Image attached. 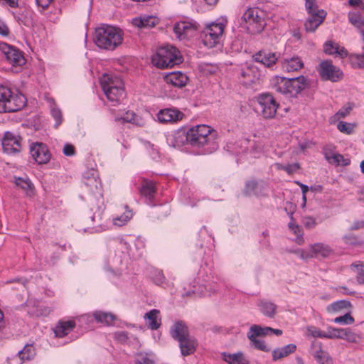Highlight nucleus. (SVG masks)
<instances>
[{
  "label": "nucleus",
  "mask_w": 364,
  "mask_h": 364,
  "mask_svg": "<svg viewBox=\"0 0 364 364\" xmlns=\"http://www.w3.org/2000/svg\"><path fill=\"white\" fill-rule=\"evenodd\" d=\"M178 50L173 46L159 48L152 57L153 63L159 68H172L182 62Z\"/></svg>",
  "instance_id": "nucleus-6"
},
{
  "label": "nucleus",
  "mask_w": 364,
  "mask_h": 364,
  "mask_svg": "<svg viewBox=\"0 0 364 364\" xmlns=\"http://www.w3.org/2000/svg\"><path fill=\"white\" fill-rule=\"evenodd\" d=\"M188 80V76L181 71L172 72L165 76V80L167 83L179 88L185 87Z\"/></svg>",
  "instance_id": "nucleus-20"
},
{
  "label": "nucleus",
  "mask_w": 364,
  "mask_h": 364,
  "mask_svg": "<svg viewBox=\"0 0 364 364\" xmlns=\"http://www.w3.org/2000/svg\"><path fill=\"white\" fill-rule=\"evenodd\" d=\"M350 306V303L346 300H341L332 303L327 307V311L329 312H337L342 309H347Z\"/></svg>",
  "instance_id": "nucleus-40"
},
{
  "label": "nucleus",
  "mask_w": 364,
  "mask_h": 364,
  "mask_svg": "<svg viewBox=\"0 0 364 364\" xmlns=\"http://www.w3.org/2000/svg\"><path fill=\"white\" fill-rule=\"evenodd\" d=\"M309 14L304 26L307 32H314L317 28L323 23L326 12L324 10L318 9L316 2H313L311 9H306Z\"/></svg>",
  "instance_id": "nucleus-9"
},
{
  "label": "nucleus",
  "mask_w": 364,
  "mask_h": 364,
  "mask_svg": "<svg viewBox=\"0 0 364 364\" xmlns=\"http://www.w3.org/2000/svg\"><path fill=\"white\" fill-rule=\"evenodd\" d=\"M329 164L335 165L336 166H347L350 165V160L349 159L344 158V156L342 154L338 153L336 154V155H335L334 157H332V160Z\"/></svg>",
  "instance_id": "nucleus-43"
},
{
  "label": "nucleus",
  "mask_w": 364,
  "mask_h": 364,
  "mask_svg": "<svg viewBox=\"0 0 364 364\" xmlns=\"http://www.w3.org/2000/svg\"><path fill=\"white\" fill-rule=\"evenodd\" d=\"M36 355V350L32 344H27L24 348L11 359H9V364H23L26 360H32Z\"/></svg>",
  "instance_id": "nucleus-18"
},
{
  "label": "nucleus",
  "mask_w": 364,
  "mask_h": 364,
  "mask_svg": "<svg viewBox=\"0 0 364 364\" xmlns=\"http://www.w3.org/2000/svg\"><path fill=\"white\" fill-rule=\"evenodd\" d=\"M100 85L107 100L113 103L119 102L125 96L123 82L118 77L104 75L100 79Z\"/></svg>",
  "instance_id": "nucleus-7"
},
{
  "label": "nucleus",
  "mask_w": 364,
  "mask_h": 364,
  "mask_svg": "<svg viewBox=\"0 0 364 364\" xmlns=\"http://www.w3.org/2000/svg\"><path fill=\"white\" fill-rule=\"evenodd\" d=\"M136 114L134 112H127L126 115L123 117V120L127 122H132L134 120Z\"/></svg>",
  "instance_id": "nucleus-59"
},
{
  "label": "nucleus",
  "mask_w": 364,
  "mask_h": 364,
  "mask_svg": "<svg viewBox=\"0 0 364 364\" xmlns=\"http://www.w3.org/2000/svg\"><path fill=\"white\" fill-rule=\"evenodd\" d=\"M304 63L301 59L298 56L292 57L289 59H285L283 62V70L287 72L297 71L302 68Z\"/></svg>",
  "instance_id": "nucleus-28"
},
{
  "label": "nucleus",
  "mask_w": 364,
  "mask_h": 364,
  "mask_svg": "<svg viewBox=\"0 0 364 364\" xmlns=\"http://www.w3.org/2000/svg\"><path fill=\"white\" fill-rule=\"evenodd\" d=\"M114 338L120 343H126L128 341V333L125 331H117L114 334Z\"/></svg>",
  "instance_id": "nucleus-55"
},
{
  "label": "nucleus",
  "mask_w": 364,
  "mask_h": 364,
  "mask_svg": "<svg viewBox=\"0 0 364 364\" xmlns=\"http://www.w3.org/2000/svg\"><path fill=\"white\" fill-rule=\"evenodd\" d=\"M255 62L264 65L267 68H271L277 61V56L275 53L267 50H260L253 55Z\"/></svg>",
  "instance_id": "nucleus-21"
},
{
  "label": "nucleus",
  "mask_w": 364,
  "mask_h": 364,
  "mask_svg": "<svg viewBox=\"0 0 364 364\" xmlns=\"http://www.w3.org/2000/svg\"><path fill=\"white\" fill-rule=\"evenodd\" d=\"M337 153L334 152V147L332 146H326L323 149V154L326 161L330 163L332 157H334Z\"/></svg>",
  "instance_id": "nucleus-50"
},
{
  "label": "nucleus",
  "mask_w": 364,
  "mask_h": 364,
  "mask_svg": "<svg viewBox=\"0 0 364 364\" xmlns=\"http://www.w3.org/2000/svg\"><path fill=\"white\" fill-rule=\"evenodd\" d=\"M93 317L98 323L110 325L115 319V316L110 314L103 311H95L93 314Z\"/></svg>",
  "instance_id": "nucleus-36"
},
{
  "label": "nucleus",
  "mask_w": 364,
  "mask_h": 364,
  "mask_svg": "<svg viewBox=\"0 0 364 364\" xmlns=\"http://www.w3.org/2000/svg\"><path fill=\"white\" fill-rule=\"evenodd\" d=\"M22 138L13 132H6L1 139L4 152L7 154H18L21 151Z\"/></svg>",
  "instance_id": "nucleus-11"
},
{
  "label": "nucleus",
  "mask_w": 364,
  "mask_h": 364,
  "mask_svg": "<svg viewBox=\"0 0 364 364\" xmlns=\"http://www.w3.org/2000/svg\"><path fill=\"white\" fill-rule=\"evenodd\" d=\"M257 337H254L252 338L250 337L247 338L251 341L255 348L264 352L270 351V348L266 345L265 342L262 340L257 339Z\"/></svg>",
  "instance_id": "nucleus-44"
},
{
  "label": "nucleus",
  "mask_w": 364,
  "mask_h": 364,
  "mask_svg": "<svg viewBox=\"0 0 364 364\" xmlns=\"http://www.w3.org/2000/svg\"><path fill=\"white\" fill-rule=\"evenodd\" d=\"M50 113L52 117L56 122L55 127H58L62 122L61 111L58 108L53 107L50 110Z\"/></svg>",
  "instance_id": "nucleus-51"
},
{
  "label": "nucleus",
  "mask_w": 364,
  "mask_h": 364,
  "mask_svg": "<svg viewBox=\"0 0 364 364\" xmlns=\"http://www.w3.org/2000/svg\"><path fill=\"white\" fill-rule=\"evenodd\" d=\"M341 339H346L349 342H356L358 336L349 328H341Z\"/></svg>",
  "instance_id": "nucleus-42"
},
{
  "label": "nucleus",
  "mask_w": 364,
  "mask_h": 364,
  "mask_svg": "<svg viewBox=\"0 0 364 364\" xmlns=\"http://www.w3.org/2000/svg\"><path fill=\"white\" fill-rule=\"evenodd\" d=\"M1 50L6 60L14 67H21L26 63V59L23 53L16 48L4 44Z\"/></svg>",
  "instance_id": "nucleus-14"
},
{
  "label": "nucleus",
  "mask_w": 364,
  "mask_h": 364,
  "mask_svg": "<svg viewBox=\"0 0 364 364\" xmlns=\"http://www.w3.org/2000/svg\"><path fill=\"white\" fill-rule=\"evenodd\" d=\"M267 184L263 181H249L245 183L244 193L247 196H265Z\"/></svg>",
  "instance_id": "nucleus-17"
},
{
  "label": "nucleus",
  "mask_w": 364,
  "mask_h": 364,
  "mask_svg": "<svg viewBox=\"0 0 364 364\" xmlns=\"http://www.w3.org/2000/svg\"><path fill=\"white\" fill-rule=\"evenodd\" d=\"M221 36H213L211 33V31H208V30H203L202 32L201 38L203 44L208 48L214 47L218 43H219V39Z\"/></svg>",
  "instance_id": "nucleus-33"
},
{
  "label": "nucleus",
  "mask_w": 364,
  "mask_h": 364,
  "mask_svg": "<svg viewBox=\"0 0 364 364\" xmlns=\"http://www.w3.org/2000/svg\"><path fill=\"white\" fill-rule=\"evenodd\" d=\"M132 217V212L131 210H127L123 215L116 218L114 220V224L117 226L124 225L127 221H129Z\"/></svg>",
  "instance_id": "nucleus-46"
},
{
  "label": "nucleus",
  "mask_w": 364,
  "mask_h": 364,
  "mask_svg": "<svg viewBox=\"0 0 364 364\" xmlns=\"http://www.w3.org/2000/svg\"><path fill=\"white\" fill-rule=\"evenodd\" d=\"M75 322L73 320L63 321L60 320L58 322L53 332L55 337L63 338L68 335L75 328Z\"/></svg>",
  "instance_id": "nucleus-22"
},
{
  "label": "nucleus",
  "mask_w": 364,
  "mask_h": 364,
  "mask_svg": "<svg viewBox=\"0 0 364 364\" xmlns=\"http://www.w3.org/2000/svg\"><path fill=\"white\" fill-rule=\"evenodd\" d=\"M333 250L328 245L323 243H316L310 247L309 252H304L299 250L296 253L302 259L309 257L326 258L333 254Z\"/></svg>",
  "instance_id": "nucleus-12"
},
{
  "label": "nucleus",
  "mask_w": 364,
  "mask_h": 364,
  "mask_svg": "<svg viewBox=\"0 0 364 364\" xmlns=\"http://www.w3.org/2000/svg\"><path fill=\"white\" fill-rule=\"evenodd\" d=\"M272 331L271 327H262L259 325H252L249 331L247 332V337L252 338L254 337H263L270 334V331Z\"/></svg>",
  "instance_id": "nucleus-31"
},
{
  "label": "nucleus",
  "mask_w": 364,
  "mask_h": 364,
  "mask_svg": "<svg viewBox=\"0 0 364 364\" xmlns=\"http://www.w3.org/2000/svg\"><path fill=\"white\" fill-rule=\"evenodd\" d=\"M184 114L176 108H166L161 109L157 114V118L159 122L176 123L184 117Z\"/></svg>",
  "instance_id": "nucleus-16"
},
{
  "label": "nucleus",
  "mask_w": 364,
  "mask_h": 364,
  "mask_svg": "<svg viewBox=\"0 0 364 364\" xmlns=\"http://www.w3.org/2000/svg\"><path fill=\"white\" fill-rule=\"evenodd\" d=\"M152 279L154 282L157 285H161L164 282L165 277L162 271L161 270H155L154 272Z\"/></svg>",
  "instance_id": "nucleus-52"
},
{
  "label": "nucleus",
  "mask_w": 364,
  "mask_h": 364,
  "mask_svg": "<svg viewBox=\"0 0 364 364\" xmlns=\"http://www.w3.org/2000/svg\"><path fill=\"white\" fill-rule=\"evenodd\" d=\"M199 27V24L196 21H181L174 24L173 30L177 38L183 40L193 37Z\"/></svg>",
  "instance_id": "nucleus-10"
},
{
  "label": "nucleus",
  "mask_w": 364,
  "mask_h": 364,
  "mask_svg": "<svg viewBox=\"0 0 364 364\" xmlns=\"http://www.w3.org/2000/svg\"><path fill=\"white\" fill-rule=\"evenodd\" d=\"M225 26L222 23H212L208 25L204 29L211 31L213 36H222L224 31Z\"/></svg>",
  "instance_id": "nucleus-41"
},
{
  "label": "nucleus",
  "mask_w": 364,
  "mask_h": 364,
  "mask_svg": "<svg viewBox=\"0 0 364 364\" xmlns=\"http://www.w3.org/2000/svg\"><path fill=\"white\" fill-rule=\"evenodd\" d=\"M291 231H293V232L297 236V242L300 244V242L301 241H303V238H302V230L301 228L299 226V230H296V229H292L291 230Z\"/></svg>",
  "instance_id": "nucleus-60"
},
{
  "label": "nucleus",
  "mask_w": 364,
  "mask_h": 364,
  "mask_svg": "<svg viewBox=\"0 0 364 364\" xmlns=\"http://www.w3.org/2000/svg\"><path fill=\"white\" fill-rule=\"evenodd\" d=\"M240 75L243 77V78H247L248 77L249 78V81H252V79L250 78V75H251V70L247 68L246 70H241L240 71Z\"/></svg>",
  "instance_id": "nucleus-63"
},
{
  "label": "nucleus",
  "mask_w": 364,
  "mask_h": 364,
  "mask_svg": "<svg viewBox=\"0 0 364 364\" xmlns=\"http://www.w3.org/2000/svg\"><path fill=\"white\" fill-rule=\"evenodd\" d=\"M279 168L284 170L288 174H292L299 168V164H288L287 166L277 164Z\"/></svg>",
  "instance_id": "nucleus-49"
},
{
  "label": "nucleus",
  "mask_w": 364,
  "mask_h": 364,
  "mask_svg": "<svg viewBox=\"0 0 364 364\" xmlns=\"http://www.w3.org/2000/svg\"><path fill=\"white\" fill-rule=\"evenodd\" d=\"M26 102L22 94L13 92L8 87L0 86V113L18 111L25 106Z\"/></svg>",
  "instance_id": "nucleus-5"
},
{
  "label": "nucleus",
  "mask_w": 364,
  "mask_h": 364,
  "mask_svg": "<svg viewBox=\"0 0 364 364\" xmlns=\"http://www.w3.org/2000/svg\"><path fill=\"white\" fill-rule=\"evenodd\" d=\"M156 356L153 353L140 352L135 355L136 364H154Z\"/></svg>",
  "instance_id": "nucleus-35"
},
{
  "label": "nucleus",
  "mask_w": 364,
  "mask_h": 364,
  "mask_svg": "<svg viewBox=\"0 0 364 364\" xmlns=\"http://www.w3.org/2000/svg\"><path fill=\"white\" fill-rule=\"evenodd\" d=\"M258 103L261 114L264 119H272L275 116L279 104L271 94H261L258 97Z\"/></svg>",
  "instance_id": "nucleus-8"
},
{
  "label": "nucleus",
  "mask_w": 364,
  "mask_h": 364,
  "mask_svg": "<svg viewBox=\"0 0 364 364\" xmlns=\"http://www.w3.org/2000/svg\"><path fill=\"white\" fill-rule=\"evenodd\" d=\"M364 228V222L363 221H357V222H355L352 226L350 227V230H359L360 228Z\"/></svg>",
  "instance_id": "nucleus-64"
},
{
  "label": "nucleus",
  "mask_w": 364,
  "mask_h": 364,
  "mask_svg": "<svg viewBox=\"0 0 364 364\" xmlns=\"http://www.w3.org/2000/svg\"><path fill=\"white\" fill-rule=\"evenodd\" d=\"M95 174L96 172L93 170L92 173V178H86V176H85L84 183L86 186L90 188L92 192L102 196L101 183L97 179Z\"/></svg>",
  "instance_id": "nucleus-32"
},
{
  "label": "nucleus",
  "mask_w": 364,
  "mask_h": 364,
  "mask_svg": "<svg viewBox=\"0 0 364 364\" xmlns=\"http://www.w3.org/2000/svg\"><path fill=\"white\" fill-rule=\"evenodd\" d=\"M303 223L305 227L312 228L316 225L315 220L311 217H306L304 218Z\"/></svg>",
  "instance_id": "nucleus-56"
},
{
  "label": "nucleus",
  "mask_w": 364,
  "mask_h": 364,
  "mask_svg": "<svg viewBox=\"0 0 364 364\" xmlns=\"http://www.w3.org/2000/svg\"><path fill=\"white\" fill-rule=\"evenodd\" d=\"M348 4L350 6H359L361 9H364V5L362 2V0H349Z\"/></svg>",
  "instance_id": "nucleus-61"
},
{
  "label": "nucleus",
  "mask_w": 364,
  "mask_h": 364,
  "mask_svg": "<svg viewBox=\"0 0 364 364\" xmlns=\"http://www.w3.org/2000/svg\"><path fill=\"white\" fill-rule=\"evenodd\" d=\"M210 127L200 124L193 127L187 132H181L176 136V141L187 144L193 147L202 148L200 153L208 154L213 152L218 148L211 134Z\"/></svg>",
  "instance_id": "nucleus-1"
},
{
  "label": "nucleus",
  "mask_w": 364,
  "mask_h": 364,
  "mask_svg": "<svg viewBox=\"0 0 364 364\" xmlns=\"http://www.w3.org/2000/svg\"><path fill=\"white\" fill-rule=\"evenodd\" d=\"M333 321L342 325H348L352 324L354 322V318L349 313H347L343 316L335 318Z\"/></svg>",
  "instance_id": "nucleus-47"
},
{
  "label": "nucleus",
  "mask_w": 364,
  "mask_h": 364,
  "mask_svg": "<svg viewBox=\"0 0 364 364\" xmlns=\"http://www.w3.org/2000/svg\"><path fill=\"white\" fill-rule=\"evenodd\" d=\"M171 337L179 344L181 353L183 356L193 354L198 346L197 340L189 333L188 327L184 321H178L170 328Z\"/></svg>",
  "instance_id": "nucleus-3"
},
{
  "label": "nucleus",
  "mask_w": 364,
  "mask_h": 364,
  "mask_svg": "<svg viewBox=\"0 0 364 364\" xmlns=\"http://www.w3.org/2000/svg\"><path fill=\"white\" fill-rule=\"evenodd\" d=\"M222 358L228 364H250L242 352L236 353H223Z\"/></svg>",
  "instance_id": "nucleus-27"
},
{
  "label": "nucleus",
  "mask_w": 364,
  "mask_h": 364,
  "mask_svg": "<svg viewBox=\"0 0 364 364\" xmlns=\"http://www.w3.org/2000/svg\"><path fill=\"white\" fill-rule=\"evenodd\" d=\"M242 20L246 23H260L262 22V18L258 15V11L257 9H248L243 14L242 17ZM262 26L261 24H259Z\"/></svg>",
  "instance_id": "nucleus-34"
},
{
  "label": "nucleus",
  "mask_w": 364,
  "mask_h": 364,
  "mask_svg": "<svg viewBox=\"0 0 364 364\" xmlns=\"http://www.w3.org/2000/svg\"><path fill=\"white\" fill-rule=\"evenodd\" d=\"M0 34L4 36H6L9 34V28L4 24V23L2 22L1 20H0Z\"/></svg>",
  "instance_id": "nucleus-62"
},
{
  "label": "nucleus",
  "mask_w": 364,
  "mask_h": 364,
  "mask_svg": "<svg viewBox=\"0 0 364 364\" xmlns=\"http://www.w3.org/2000/svg\"><path fill=\"white\" fill-rule=\"evenodd\" d=\"M349 62L353 68L364 69V51L360 54H350Z\"/></svg>",
  "instance_id": "nucleus-38"
},
{
  "label": "nucleus",
  "mask_w": 364,
  "mask_h": 364,
  "mask_svg": "<svg viewBox=\"0 0 364 364\" xmlns=\"http://www.w3.org/2000/svg\"><path fill=\"white\" fill-rule=\"evenodd\" d=\"M272 89L286 97H296L302 91L309 88V81L304 75L296 77H285L276 76L272 79Z\"/></svg>",
  "instance_id": "nucleus-2"
},
{
  "label": "nucleus",
  "mask_w": 364,
  "mask_h": 364,
  "mask_svg": "<svg viewBox=\"0 0 364 364\" xmlns=\"http://www.w3.org/2000/svg\"><path fill=\"white\" fill-rule=\"evenodd\" d=\"M296 350V346L293 343L288 344L282 348H277L272 350V360H279L283 358L287 357L294 353Z\"/></svg>",
  "instance_id": "nucleus-24"
},
{
  "label": "nucleus",
  "mask_w": 364,
  "mask_h": 364,
  "mask_svg": "<svg viewBox=\"0 0 364 364\" xmlns=\"http://www.w3.org/2000/svg\"><path fill=\"white\" fill-rule=\"evenodd\" d=\"M350 109H351L350 107L342 108L338 111V112L336 114V115L338 118H344L350 113Z\"/></svg>",
  "instance_id": "nucleus-57"
},
{
  "label": "nucleus",
  "mask_w": 364,
  "mask_h": 364,
  "mask_svg": "<svg viewBox=\"0 0 364 364\" xmlns=\"http://www.w3.org/2000/svg\"><path fill=\"white\" fill-rule=\"evenodd\" d=\"M133 26L139 28H151L158 23V19L153 16H141L132 19Z\"/></svg>",
  "instance_id": "nucleus-23"
},
{
  "label": "nucleus",
  "mask_w": 364,
  "mask_h": 364,
  "mask_svg": "<svg viewBox=\"0 0 364 364\" xmlns=\"http://www.w3.org/2000/svg\"><path fill=\"white\" fill-rule=\"evenodd\" d=\"M63 153L66 156H73L76 154L75 148L73 145L70 144H66L63 146Z\"/></svg>",
  "instance_id": "nucleus-54"
},
{
  "label": "nucleus",
  "mask_w": 364,
  "mask_h": 364,
  "mask_svg": "<svg viewBox=\"0 0 364 364\" xmlns=\"http://www.w3.org/2000/svg\"><path fill=\"white\" fill-rule=\"evenodd\" d=\"M349 22L358 28L364 26V16L360 12L350 11L348 14Z\"/></svg>",
  "instance_id": "nucleus-37"
},
{
  "label": "nucleus",
  "mask_w": 364,
  "mask_h": 364,
  "mask_svg": "<svg viewBox=\"0 0 364 364\" xmlns=\"http://www.w3.org/2000/svg\"><path fill=\"white\" fill-rule=\"evenodd\" d=\"M160 311L152 309L144 315V318L148 320L147 326L151 330H156L161 326V318H159Z\"/></svg>",
  "instance_id": "nucleus-29"
},
{
  "label": "nucleus",
  "mask_w": 364,
  "mask_h": 364,
  "mask_svg": "<svg viewBox=\"0 0 364 364\" xmlns=\"http://www.w3.org/2000/svg\"><path fill=\"white\" fill-rule=\"evenodd\" d=\"M258 307L259 311L269 318H273L276 314L277 305L271 301L260 300L258 303Z\"/></svg>",
  "instance_id": "nucleus-30"
},
{
  "label": "nucleus",
  "mask_w": 364,
  "mask_h": 364,
  "mask_svg": "<svg viewBox=\"0 0 364 364\" xmlns=\"http://www.w3.org/2000/svg\"><path fill=\"white\" fill-rule=\"evenodd\" d=\"M15 183L17 186L25 191H30L32 189V183L28 179L23 178H15Z\"/></svg>",
  "instance_id": "nucleus-48"
},
{
  "label": "nucleus",
  "mask_w": 364,
  "mask_h": 364,
  "mask_svg": "<svg viewBox=\"0 0 364 364\" xmlns=\"http://www.w3.org/2000/svg\"><path fill=\"white\" fill-rule=\"evenodd\" d=\"M355 126L354 124L340 121L337 124V129L342 133L351 134L353 132Z\"/></svg>",
  "instance_id": "nucleus-45"
},
{
  "label": "nucleus",
  "mask_w": 364,
  "mask_h": 364,
  "mask_svg": "<svg viewBox=\"0 0 364 364\" xmlns=\"http://www.w3.org/2000/svg\"><path fill=\"white\" fill-rule=\"evenodd\" d=\"M139 191L141 197L146 199L148 205H153V200L156 193V188L152 181L143 179L141 184L139 188Z\"/></svg>",
  "instance_id": "nucleus-19"
},
{
  "label": "nucleus",
  "mask_w": 364,
  "mask_h": 364,
  "mask_svg": "<svg viewBox=\"0 0 364 364\" xmlns=\"http://www.w3.org/2000/svg\"><path fill=\"white\" fill-rule=\"evenodd\" d=\"M123 35L119 28L103 25L96 29L94 41L100 48L113 50L122 43Z\"/></svg>",
  "instance_id": "nucleus-4"
},
{
  "label": "nucleus",
  "mask_w": 364,
  "mask_h": 364,
  "mask_svg": "<svg viewBox=\"0 0 364 364\" xmlns=\"http://www.w3.org/2000/svg\"><path fill=\"white\" fill-rule=\"evenodd\" d=\"M319 74L323 80L337 81L343 75L342 72L336 69L332 63L325 60L319 64Z\"/></svg>",
  "instance_id": "nucleus-15"
},
{
  "label": "nucleus",
  "mask_w": 364,
  "mask_h": 364,
  "mask_svg": "<svg viewBox=\"0 0 364 364\" xmlns=\"http://www.w3.org/2000/svg\"><path fill=\"white\" fill-rule=\"evenodd\" d=\"M350 267L357 274L356 279L358 284H364V262H354Z\"/></svg>",
  "instance_id": "nucleus-39"
},
{
  "label": "nucleus",
  "mask_w": 364,
  "mask_h": 364,
  "mask_svg": "<svg viewBox=\"0 0 364 364\" xmlns=\"http://www.w3.org/2000/svg\"><path fill=\"white\" fill-rule=\"evenodd\" d=\"M314 350L312 355L319 364H333L331 357L326 351L322 349L321 344L318 346H314Z\"/></svg>",
  "instance_id": "nucleus-26"
},
{
  "label": "nucleus",
  "mask_w": 364,
  "mask_h": 364,
  "mask_svg": "<svg viewBox=\"0 0 364 364\" xmlns=\"http://www.w3.org/2000/svg\"><path fill=\"white\" fill-rule=\"evenodd\" d=\"M52 0H36V3L38 7H41L43 10L47 9Z\"/></svg>",
  "instance_id": "nucleus-58"
},
{
  "label": "nucleus",
  "mask_w": 364,
  "mask_h": 364,
  "mask_svg": "<svg viewBox=\"0 0 364 364\" xmlns=\"http://www.w3.org/2000/svg\"><path fill=\"white\" fill-rule=\"evenodd\" d=\"M341 328H329L327 333V338H340Z\"/></svg>",
  "instance_id": "nucleus-53"
},
{
  "label": "nucleus",
  "mask_w": 364,
  "mask_h": 364,
  "mask_svg": "<svg viewBox=\"0 0 364 364\" xmlns=\"http://www.w3.org/2000/svg\"><path fill=\"white\" fill-rule=\"evenodd\" d=\"M323 51L328 55L338 54L341 58H344L348 55V51L344 47L341 48L338 43L331 41L324 43Z\"/></svg>",
  "instance_id": "nucleus-25"
},
{
  "label": "nucleus",
  "mask_w": 364,
  "mask_h": 364,
  "mask_svg": "<svg viewBox=\"0 0 364 364\" xmlns=\"http://www.w3.org/2000/svg\"><path fill=\"white\" fill-rule=\"evenodd\" d=\"M30 152L38 164H47L51 157L48 146L41 142L33 143L30 146Z\"/></svg>",
  "instance_id": "nucleus-13"
}]
</instances>
